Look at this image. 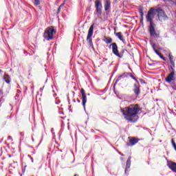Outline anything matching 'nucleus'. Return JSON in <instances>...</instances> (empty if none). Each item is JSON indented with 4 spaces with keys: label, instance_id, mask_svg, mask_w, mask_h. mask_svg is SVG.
I'll list each match as a JSON object with an SVG mask.
<instances>
[{
    "label": "nucleus",
    "instance_id": "20",
    "mask_svg": "<svg viewBox=\"0 0 176 176\" xmlns=\"http://www.w3.org/2000/svg\"><path fill=\"white\" fill-rule=\"evenodd\" d=\"M3 79L6 82V83H10V76H8V74H5L3 76Z\"/></svg>",
    "mask_w": 176,
    "mask_h": 176
},
{
    "label": "nucleus",
    "instance_id": "5",
    "mask_svg": "<svg viewBox=\"0 0 176 176\" xmlns=\"http://www.w3.org/2000/svg\"><path fill=\"white\" fill-rule=\"evenodd\" d=\"M109 49H112V52L113 53V54L115 56H116V57H118L119 58H122L123 57V54L119 53V50L118 47V44H116V43H113L109 45Z\"/></svg>",
    "mask_w": 176,
    "mask_h": 176
},
{
    "label": "nucleus",
    "instance_id": "12",
    "mask_svg": "<svg viewBox=\"0 0 176 176\" xmlns=\"http://www.w3.org/2000/svg\"><path fill=\"white\" fill-rule=\"evenodd\" d=\"M138 141H140V139L135 138V137H132L129 140V144H128V146H134L135 144H138Z\"/></svg>",
    "mask_w": 176,
    "mask_h": 176
},
{
    "label": "nucleus",
    "instance_id": "41",
    "mask_svg": "<svg viewBox=\"0 0 176 176\" xmlns=\"http://www.w3.org/2000/svg\"><path fill=\"white\" fill-rule=\"evenodd\" d=\"M72 93H73V94H75V91H73Z\"/></svg>",
    "mask_w": 176,
    "mask_h": 176
},
{
    "label": "nucleus",
    "instance_id": "10",
    "mask_svg": "<svg viewBox=\"0 0 176 176\" xmlns=\"http://www.w3.org/2000/svg\"><path fill=\"white\" fill-rule=\"evenodd\" d=\"M95 8H96L97 14H101L102 12V4L100 0H96L95 1Z\"/></svg>",
    "mask_w": 176,
    "mask_h": 176
},
{
    "label": "nucleus",
    "instance_id": "40",
    "mask_svg": "<svg viewBox=\"0 0 176 176\" xmlns=\"http://www.w3.org/2000/svg\"><path fill=\"white\" fill-rule=\"evenodd\" d=\"M74 176H79V175H78V174H75Z\"/></svg>",
    "mask_w": 176,
    "mask_h": 176
},
{
    "label": "nucleus",
    "instance_id": "14",
    "mask_svg": "<svg viewBox=\"0 0 176 176\" xmlns=\"http://www.w3.org/2000/svg\"><path fill=\"white\" fill-rule=\"evenodd\" d=\"M168 166L169 167V168L170 170H172V171H173V173H176V163L174 162H169L168 163Z\"/></svg>",
    "mask_w": 176,
    "mask_h": 176
},
{
    "label": "nucleus",
    "instance_id": "13",
    "mask_svg": "<svg viewBox=\"0 0 176 176\" xmlns=\"http://www.w3.org/2000/svg\"><path fill=\"white\" fill-rule=\"evenodd\" d=\"M168 57L170 63V69H173V68H175V62L174 61V56L171 54H169Z\"/></svg>",
    "mask_w": 176,
    "mask_h": 176
},
{
    "label": "nucleus",
    "instance_id": "30",
    "mask_svg": "<svg viewBox=\"0 0 176 176\" xmlns=\"http://www.w3.org/2000/svg\"><path fill=\"white\" fill-rule=\"evenodd\" d=\"M28 156H29V157H30V159H31L32 163H34V158H32V157H31L30 155H28Z\"/></svg>",
    "mask_w": 176,
    "mask_h": 176
},
{
    "label": "nucleus",
    "instance_id": "36",
    "mask_svg": "<svg viewBox=\"0 0 176 176\" xmlns=\"http://www.w3.org/2000/svg\"><path fill=\"white\" fill-rule=\"evenodd\" d=\"M77 102H80V100H79L78 98H77Z\"/></svg>",
    "mask_w": 176,
    "mask_h": 176
},
{
    "label": "nucleus",
    "instance_id": "17",
    "mask_svg": "<svg viewBox=\"0 0 176 176\" xmlns=\"http://www.w3.org/2000/svg\"><path fill=\"white\" fill-rule=\"evenodd\" d=\"M122 75L124 78H129V76H131L132 79L135 80V77L133 75L132 73L124 72L122 74Z\"/></svg>",
    "mask_w": 176,
    "mask_h": 176
},
{
    "label": "nucleus",
    "instance_id": "3",
    "mask_svg": "<svg viewBox=\"0 0 176 176\" xmlns=\"http://www.w3.org/2000/svg\"><path fill=\"white\" fill-rule=\"evenodd\" d=\"M148 31L152 38H156L157 39L160 38V30L156 29L155 23L149 24Z\"/></svg>",
    "mask_w": 176,
    "mask_h": 176
},
{
    "label": "nucleus",
    "instance_id": "18",
    "mask_svg": "<svg viewBox=\"0 0 176 176\" xmlns=\"http://www.w3.org/2000/svg\"><path fill=\"white\" fill-rule=\"evenodd\" d=\"M130 166H131V156H129L126 161L125 173H126L128 168H130Z\"/></svg>",
    "mask_w": 176,
    "mask_h": 176
},
{
    "label": "nucleus",
    "instance_id": "15",
    "mask_svg": "<svg viewBox=\"0 0 176 176\" xmlns=\"http://www.w3.org/2000/svg\"><path fill=\"white\" fill-rule=\"evenodd\" d=\"M138 12L140 14V21L142 23V21H144V7L141 6H139Z\"/></svg>",
    "mask_w": 176,
    "mask_h": 176
},
{
    "label": "nucleus",
    "instance_id": "42",
    "mask_svg": "<svg viewBox=\"0 0 176 176\" xmlns=\"http://www.w3.org/2000/svg\"><path fill=\"white\" fill-rule=\"evenodd\" d=\"M0 72H2V70H1V69H0Z\"/></svg>",
    "mask_w": 176,
    "mask_h": 176
},
{
    "label": "nucleus",
    "instance_id": "19",
    "mask_svg": "<svg viewBox=\"0 0 176 176\" xmlns=\"http://www.w3.org/2000/svg\"><path fill=\"white\" fill-rule=\"evenodd\" d=\"M115 35L117 36V37L118 38V39H120V41H122V42H124V38H123V35L122 34L121 32H114Z\"/></svg>",
    "mask_w": 176,
    "mask_h": 176
},
{
    "label": "nucleus",
    "instance_id": "6",
    "mask_svg": "<svg viewBox=\"0 0 176 176\" xmlns=\"http://www.w3.org/2000/svg\"><path fill=\"white\" fill-rule=\"evenodd\" d=\"M155 13H156V14L157 13L159 20L165 21V20H167V19H168V16H167V15H166V12H164V10H163V9H162V8H155Z\"/></svg>",
    "mask_w": 176,
    "mask_h": 176
},
{
    "label": "nucleus",
    "instance_id": "37",
    "mask_svg": "<svg viewBox=\"0 0 176 176\" xmlns=\"http://www.w3.org/2000/svg\"><path fill=\"white\" fill-rule=\"evenodd\" d=\"M21 135H24V133L21 132Z\"/></svg>",
    "mask_w": 176,
    "mask_h": 176
},
{
    "label": "nucleus",
    "instance_id": "31",
    "mask_svg": "<svg viewBox=\"0 0 176 176\" xmlns=\"http://www.w3.org/2000/svg\"><path fill=\"white\" fill-rule=\"evenodd\" d=\"M65 4V3H62L59 7H60V8H63V6H64Z\"/></svg>",
    "mask_w": 176,
    "mask_h": 176
},
{
    "label": "nucleus",
    "instance_id": "44",
    "mask_svg": "<svg viewBox=\"0 0 176 176\" xmlns=\"http://www.w3.org/2000/svg\"><path fill=\"white\" fill-rule=\"evenodd\" d=\"M96 138H99V137H98V136H96Z\"/></svg>",
    "mask_w": 176,
    "mask_h": 176
},
{
    "label": "nucleus",
    "instance_id": "24",
    "mask_svg": "<svg viewBox=\"0 0 176 176\" xmlns=\"http://www.w3.org/2000/svg\"><path fill=\"white\" fill-rule=\"evenodd\" d=\"M38 5H41V0H34V6H38Z\"/></svg>",
    "mask_w": 176,
    "mask_h": 176
},
{
    "label": "nucleus",
    "instance_id": "34",
    "mask_svg": "<svg viewBox=\"0 0 176 176\" xmlns=\"http://www.w3.org/2000/svg\"><path fill=\"white\" fill-rule=\"evenodd\" d=\"M1 101H2V100H0V108H1V107H2Z\"/></svg>",
    "mask_w": 176,
    "mask_h": 176
},
{
    "label": "nucleus",
    "instance_id": "8",
    "mask_svg": "<svg viewBox=\"0 0 176 176\" xmlns=\"http://www.w3.org/2000/svg\"><path fill=\"white\" fill-rule=\"evenodd\" d=\"M134 80L136 82L133 84V91L135 97H138L140 94H141V85H140V82H138V80H137V78H135V80Z\"/></svg>",
    "mask_w": 176,
    "mask_h": 176
},
{
    "label": "nucleus",
    "instance_id": "4",
    "mask_svg": "<svg viewBox=\"0 0 176 176\" xmlns=\"http://www.w3.org/2000/svg\"><path fill=\"white\" fill-rule=\"evenodd\" d=\"M155 16H156V8H150L146 16V20L147 23H150V24H155V22H153V19H155Z\"/></svg>",
    "mask_w": 176,
    "mask_h": 176
},
{
    "label": "nucleus",
    "instance_id": "38",
    "mask_svg": "<svg viewBox=\"0 0 176 176\" xmlns=\"http://www.w3.org/2000/svg\"><path fill=\"white\" fill-rule=\"evenodd\" d=\"M73 102H76V101L75 100V99L73 100Z\"/></svg>",
    "mask_w": 176,
    "mask_h": 176
},
{
    "label": "nucleus",
    "instance_id": "33",
    "mask_svg": "<svg viewBox=\"0 0 176 176\" xmlns=\"http://www.w3.org/2000/svg\"><path fill=\"white\" fill-rule=\"evenodd\" d=\"M119 154L121 155V156H124V154L122 153H119Z\"/></svg>",
    "mask_w": 176,
    "mask_h": 176
},
{
    "label": "nucleus",
    "instance_id": "39",
    "mask_svg": "<svg viewBox=\"0 0 176 176\" xmlns=\"http://www.w3.org/2000/svg\"><path fill=\"white\" fill-rule=\"evenodd\" d=\"M164 1V2H166V1H170V0H163Z\"/></svg>",
    "mask_w": 176,
    "mask_h": 176
},
{
    "label": "nucleus",
    "instance_id": "2",
    "mask_svg": "<svg viewBox=\"0 0 176 176\" xmlns=\"http://www.w3.org/2000/svg\"><path fill=\"white\" fill-rule=\"evenodd\" d=\"M56 32L57 31L54 30V27H48L45 29L44 32L43 38H45L46 41H52Z\"/></svg>",
    "mask_w": 176,
    "mask_h": 176
},
{
    "label": "nucleus",
    "instance_id": "16",
    "mask_svg": "<svg viewBox=\"0 0 176 176\" xmlns=\"http://www.w3.org/2000/svg\"><path fill=\"white\" fill-rule=\"evenodd\" d=\"M111 9V0H105L104 1V10L107 12Z\"/></svg>",
    "mask_w": 176,
    "mask_h": 176
},
{
    "label": "nucleus",
    "instance_id": "25",
    "mask_svg": "<svg viewBox=\"0 0 176 176\" xmlns=\"http://www.w3.org/2000/svg\"><path fill=\"white\" fill-rule=\"evenodd\" d=\"M153 47L155 53H156L158 56L160 54V52H159L157 50H156V48H155V45H153Z\"/></svg>",
    "mask_w": 176,
    "mask_h": 176
},
{
    "label": "nucleus",
    "instance_id": "43",
    "mask_svg": "<svg viewBox=\"0 0 176 176\" xmlns=\"http://www.w3.org/2000/svg\"><path fill=\"white\" fill-rule=\"evenodd\" d=\"M140 81L142 82V79H140Z\"/></svg>",
    "mask_w": 176,
    "mask_h": 176
},
{
    "label": "nucleus",
    "instance_id": "22",
    "mask_svg": "<svg viewBox=\"0 0 176 176\" xmlns=\"http://www.w3.org/2000/svg\"><path fill=\"white\" fill-rule=\"evenodd\" d=\"M122 79H124V77H123V74H121L118 76L117 78H116L114 85H117L118 82H119L120 80H122Z\"/></svg>",
    "mask_w": 176,
    "mask_h": 176
},
{
    "label": "nucleus",
    "instance_id": "35",
    "mask_svg": "<svg viewBox=\"0 0 176 176\" xmlns=\"http://www.w3.org/2000/svg\"><path fill=\"white\" fill-rule=\"evenodd\" d=\"M51 131H52V133H53V132L54 131V129L52 128V129H51Z\"/></svg>",
    "mask_w": 176,
    "mask_h": 176
},
{
    "label": "nucleus",
    "instance_id": "32",
    "mask_svg": "<svg viewBox=\"0 0 176 176\" xmlns=\"http://www.w3.org/2000/svg\"><path fill=\"white\" fill-rule=\"evenodd\" d=\"M8 140H12V136H8Z\"/></svg>",
    "mask_w": 176,
    "mask_h": 176
},
{
    "label": "nucleus",
    "instance_id": "45",
    "mask_svg": "<svg viewBox=\"0 0 176 176\" xmlns=\"http://www.w3.org/2000/svg\"><path fill=\"white\" fill-rule=\"evenodd\" d=\"M118 1V0H116V1Z\"/></svg>",
    "mask_w": 176,
    "mask_h": 176
},
{
    "label": "nucleus",
    "instance_id": "9",
    "mask_svg": "<svg viewBox=\"0 0 176 176\" xmlns=\"http://www.w3.org/2000/svg\"><path fill=\"white\" fill-rule=\"evenodd\" d=\"M81 99H82V104L84 109H86V102H87V96H86V91H85V89L82 88L81 91Z\"/></svg>",
    "mask_w": 176,
    "mask_h": 176
},
{
    "label": "nucleus",
    "instance_id": "28",
    "mask_svg": "<svg viewBox=\"0 0 176 176\" xmlns=\"http://www.w3.org/2000/svg\"><path fill=\"white\" fill-rule=\"evenodd\" d=\"M170 142L172 144V145H175V141L174 140V138H172L171 140H170Z\"/></svg>",
    "mask_w": 176,
    "mask_h": 176
},
{
    "label": "nucleus",
    "instance_id": "21",
    "mask_svg": "<svg viewBox=\"0 0 176 176\" xmlns=\"http://www.w3.org/2000/svg\"><path fill=\"white\" fill-rule=\"evenodd\" d=\"M103 41L105 42L107 45H109V43H112V38L111 37H104L103 39Z\"/></svg>",
    "mask_w": 176,
    "mask_h": 176
},
{
    "label": "nucleus",
    "instance_id": "7",
    "mask_svg": "<svg viewBox=\"0 0 176 176\" xmlns=\"http://www.w3.org/2000/svg\"><path fill=\"white\" fill-rule=\"evenodd\" d=\"M94 32V25L92 24L88 31V34L87 36V41H88V43L89 46H93V33Z\"/></svg>",
    "mask_w": 176,
    "mask_h": 176
},
{
    "label": "nucleus",
    "instance_id": "1",
    "mask_svg": "<svg viewBox=\"0 0 176 176\" xmlns=\"http://www.w3.org/2000/svg\"><path fill=\"white\" fill-rule=\"evenodd\" d=\"M141 107L138 104H132L124 109H120V112L122 113L125 120L129 123H135L140 118L138 113H141Z\"/></svg>",
    "mask_w": 176,
    "mask_h": 176
},
{
    "label": "nucleus",
    "instance_id": "29",
    "mask_svg": "<svg viewBox=\"0 0 176 176\" xmlns=\"http://www.w3.org/2000/svg\"><path fill=\"white\" fill-rule=\"evenodd\" d=\"M60 12H61V8H60V6H59L58 8V12H57L58 14V13H60Z\"/></svg>",
    "mask_w": 176,
    "mask_h": 176
},
{
    "label": "nucleus",
    "instance_id": "27",
    "mask_svg": "<svg viewBox=\"0 0 176 176\" xmlns=\"http://www.w3.org/2000/svg\"><path fill=\"white\" fill-rule=\"evenodd\" d=\"M158 56L162 58V60H163L164 61H166V58H164V56H163V55L160 52Z\"/></svg>",
    "mask_w": 176,
    "mask_h": 176
},
{
    "label": "nucleus",
    "instance_id": "23",
    "mask_svg": "<svg viewBox=\"0 0 176 176\" xmlns=\"http://www.w3.org/2000/svg\"><path fill=\"white\" fill-rule=\"evenodd\" d=\"M21 96V91L20 89L16 90V94L15 95V100H20Z\"/></svg>",
    "mask_w": 176,
    "mask_h": 176
},
{
    "label": "nucleus",
    "instance_id": "26",
    "mask_svg": "<svg viewBox=\"0 0 176 176\" xmlns=\"http://www.w3.org/2000/svg\"><path fill=\"white\" fill-rule=\"evenodd\" d=\"M153 47L155 53H156L158 56L160 54V52H159L157 50H156V48H155V45H153Z\"/></svg>",
    "mask_w": 176,
    "mask_h": 176
},
{
    "label": "nucleus",
    "instance_id": "11",
    "mask_svg": "<svg viewBox=\"0 0 176 176\" xmlns=\"http://www.w3.org/2000/svg\"><path fill=\"white\" fill-rule=\"evenodd\" d=\"M171 69H172V72H170V74L168 75V76L166 78V82H168V83H170L172 82V80H174V76L175 75V72L174 70V68Z\"/></svg>",
    "mask_w": 176,
    "mask_h": 176
}]
</instances>
